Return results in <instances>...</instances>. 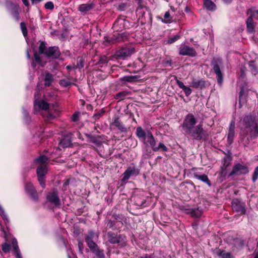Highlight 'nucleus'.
<instances>
[{"label": "nucleus", "mask_w": 258, "mask_h": 258, "mask_svg": "<svg viewBox=\"0 0 258 258\" xmlns=\"http://www.w3.org/2000/svg\"><path fill=\"white\" fill-rule=\"evenodd\" d=\"M197 123L194 115L188 113L184 118L182 129L185 135L194 140H206L208 138L207 132L204 129L202 123L196 125Z\"/></svg>", "instance_id": "obj_1"}, {"label": "nucleus", "mask_w": 258, "mask_h": 258, "mask_svg": "<svg viewBox=\"0 0 258 258\" xmlns=\"http://www.w3.org/2000/svg\"><path fill=\"white\" fill-rule=\"evenodd\" d=\"M40 94L38 91H36L34 95V109H42L45 111L44 117L47 121H51L58 116L59 110L58 104L56 102L53 103H48L45 100L37 101L40 98Z\"/></svg>", "instance_id": "obj_2"}, {"label": "nucleus", "mask_w": 258, "mask_h": 258, "mask_svg": "<svg viewBox=\"0 0 258 258\" xmlns=\"http://www.w3.org/2000/svg\"><path fill=\"white\" fill-rule=\"evenodd\" d=\"M241 122L243 127L241 128L240 134L245 137L248 134L249 130L257 122V119L253 115H245L241 120Z\"/></svg>", "instance_id": "obj_3"}, {"label": "nucleus", "mask_w": 258, "mask_h": 258, "mask_svg": "<svg viewBox=\"0 0 258 258\" xmlns=\"http://www.w3.org/2000/svg\"><path fill=\"white\" fill-rule=\"evenodd\" d=\"M211 65L213 67L214 73L216 75L218 83L221 84L223 80V74L221 71V68L223 67L222 59L220 57L214 58L211 61Z\"/></svg>", "instance_id": "obj_4"}, {"label": "nucleus", "mask_w": 258, "mask_h": 258, "mask_svg": "<svg viewBox=\"0 0 258 258\" xmlns=\"http://www.w3.org/2000/svg\"><path fill=\"white\" fill-rule=\"evenodd\" d=\"M135 52V48L133 47H123L116 51L114 57L116 59H125L131 56Z\"/></svg>", "instance_id": "obj_5"}, {"label": "nucleus", "mask_w": 258, "mask_h": 258, "mask_svg": "<svg viewBox=\"0 0 258 258\" xmlns=\"http://www.w3.org/2000/svg\"><path fill=\"white\" fill-rule=\"evenodd\" d=\"M36 171L39 183L42 187L44 188L45 187V175L47 172L46 165H40L38 167Z\"/></svg>", "instance_id": "obj_6"}, {"label": "nucleus", "mask_w": 258, "mask_h": 258, "mask_svg": "<svg viewBox=\"0 0 258 258\" xmlns=\"http://www.w3.org/2000/svg\"><path fill=\"white\" fill-rule=\"evenodd\" d=\"M248 172L249 170L247 166L238 163L233 166L232 171L229 174V176L246 174Z\"/></svg>", "instance_id": "obj_7"}, {"label": "nucleus", "mask_w": 258, "mask_h": 258, "mask_svg": "<svg viewBox=\"0 0 258 258\" xmlns=\"http://www.w3.org/2000/svg\"><path fill=\"white\" fill-rule=\"evenodd\" d=\"M179 54L181 55H188L191 57L196 56L197 52L195 49L185 44H181L179 48Z\"/></svg>", "instance_id": "obj_8"}, {"label": "nucleus", "mask_w": 258, "mask_h": 258, "mask_svg": "<svg viewBox=\"0 0 258 258\" xmlns=\"http://www.w3.org/2000/svg\"><path fill=\"white\" fill-rule=\"evenodd\" d=\"M45 56L47 58L57 59L60 55L58 47L51 46L46 49Z\"/></svg>", "instance_id": "obj_9"}, {"label": "nucleus", "mask_w": 258, "mask_h": 258, "mask_svg": "<svg viewBox=\"0 0 258 258\" xmlns=\"http://www.w3.org/2000/svg\"><path fill=\"white\" fill-rule=\"evenodd\" d=\"M139 170L135 167H128L122 174L121 180L125 181L132 176H137L139 174Z\"/></svg>", "instance_id": "obj_10"}, {"label": "nucleus", "mask_w": 258, "mask_h": 258, "mask_svg": "<svg viewBox=\"0 0 258 258\" xmlns=\"http://www.w3.org/2000/svg\"><path fill=\"white\" fill-rule=\"evenodd\" d=\"M25 188V191L32 200L34 201H37L38 200V193L34 186L31 183L26 184Z\"/></svg>", "instance_id": "obj_11"}, {"label": "nucleus", "mask_w": 258, "mask_h": 258, "mask_svg": "<svg viewBox=\"0 0 258 258\" xmlns=\"http://www.w3.org/2000/svg\"><path fill=\"white\" fill-rule=\"evenodd\" d=\"M46 199L49 202L55 206H58L60 204L58 193L55 190H53L52 192L48 193L46 196Z\"/></svg>", "instance_id": "obj_12"}, {"label": "nucleus", "mask_w": 258, "mask_h": 258, "mask_svg": "<svg viewBox=\"0 0 258 258\" xmlns=\"http://www.w3.org/2000/svg\"><path fill=\"white\" fill-rule=\"evenodd\" d=\"M112 216L114 217L115 220L111 221V220H109L107 224V226H106L107 228H113V229H117V228L116 227H114V225L116 223H118V228L120 227V225H123V221L124 218V217H123L122 216H120L119 215H113Z\"/></svg>", "instance_id": "obj_13"}, {"label": "nucleus", "mask_w": 258, "mask_h": 258, "mask_svg": "<svg viewBox=\"0 0 258 258\" xmlns=\"http://www.w3.org/2000/svg\"><path fill=\"white\" fill-rule=\"evenodd\" d=\"M235 123L234 120H231L229 124L227 134V141L229 145L231 144L233 142L235 136Z\"/></svg>", "instance_id": "obj_14"}, {"label": "nucleus", "mask_w": 258, "mask_h": 258, "mask_svg": "<svg viewBox=\"0 0 258 258\" xmlns=\"http://www.w3.org/2000/svg\"><path fill=\"white\" fill-rule=\"evenodd\" d=\"M145 144L149 145L153 150L154 147L156 145V142L153 137L152 133L148 131L147 132V135L144 139Z\"/></svg>", "instance_id": "obj_15"}, {"label": "nucleus", "mask_w": 258, "mask_h": 258, "mask_svg": "<svg viewBox=\"0 0 258 258\" xmlns=\"http://www.w3.org/2000/svg\"><path fill=\"white\" fill-rule=\"evenodd\" d=\"M205 86L206 82L203 79L199 80L196 78H193L190 83V87L196 89H202L205 87Z\"/></svg>", "instance_id": "obj_16"}, {"label": "nucleus", "mask_w": 258, "mask_h": 258, "mask_svg": "<svg viewBox=\"0 0 258 258\" xmlns=\"http://www.w3.org/2000/svg\"><path fill=\"white\" fill-rule=\"evenodd\" d=\"M94 7V6L93 4H84L80 5L78 10L82 15H85L93 9Z\"/></svg>", "instance_id": "obj_17"}, {"label": "nucleus", "mask_w": 258, "mask_h": 258, "mask_svg": "<svg viewBox=\"0 0 258 258\" xmlns=\"http://www.w3.org/2000/svg\"><path fill=\"white\" fill-rule=\"evenodd\" d=\"M231 206L232 210H244L245 204L238 199L233 200Z\"/></svg>", "instance_id": "obj_18"}, {"label": "nucleus", "mask_w": 258, "mask_h": 258, "mask_svg": "<svg viewBox=\"0 0 258 258\" xmlns=\"http://www.w3.org/2000/svg\"><path fill=\"white\" fill-rule=\"evenodd\" d=\"M215 253L220 258H233L231 253L220 249H216Z\"/></svg>", "instance_id": "obj_19"}, {"label": "nucleus", "mask_w": 258, "mask_h": 258, "mask_svg": "<svg viewBox=\"0 0 258 258\" xmlns=\"http://www.w3.org/2000/svg\"><path fill=\"white\" fill-rule=\"evenodd\" d=\"M193 176L194 178L202 181L203 182L207 183L209 186H211V183L209 179L208 176L206 174L200 175L198 172L193 173Z\"/></svg>", "instance_id": "obj_20"}, {"label": "nucleus", "mask_w": 258, "mask_h": 258, "mask_svg": "<svg viewBox=\"0 0 258 258\" xmlns=\"http://www.w3.org/2000/svg\"><path fill=\"white\" fill-rule=\"evenodd\" d=\"M246 23L247 31L250 33L254 32L255 25L252 16L247 19Z\"/></svg>", "instance_id": "obj_21"}, {"label": "nucleus", "mask_w": 258, "mask_h": 258, "mask_svg": "<svg viewBox=\"0 0 258 258\" xmlns=\"http://www.w3.org/2000/svg\"><path fill=\"white\" fill-rule=\"evenodd\" d=\"M12 245L15 253L16 258H23L19 246L18 245L17 240L14 238L12 241Z\"/></svg>", "instance_id": "obj_22"}, {"label": "nucleus", "mask_w": 258, "mask_h": 258, "mask_svg": "<svg viewBox=\"0 0 258 258\" xmlns=\"http://www.w3.org/2000/svg\"><path fill=\"white\" fill-rule=\"evenodd\" d=\"M53 80V75L50 73H46L44 77V86L49 87Z\"/></svg>", "instance_id": "obj_23"}, {"label": "nucleus", "mask_w": 258, "mask_h": 258, "mask_svg": "<svg viewBox=\"0 0 258 258\" xmlns=\"http://www.w3.org/2000/svg\"><path fill=\"white\" fill-rule=\"evenodd\" d=\"M249 135L251 138L255 139L258 137V122L249 130Z\"/></svg>", "instance_id": "obj_24"}, {"label": "nucleus", "mask_w": 258, "mask_h": 258, "mask_svg": "<svg viewBox=\"0 0 258 258\" xmlns=\"http://www.w3.org/2000/svg\"><path fill=\"white\" fill-rule=\"evenodd\" d=\"M139 78L138 76H126L120 78V80L122 82H134Z\"/></svg>", "instance_id": "obj_25"}, {"label": "nucleus", "mask_w": 258, "mask_h": 258, "mask_svg": "<svg viewBox=\"0 0 258 258\" xmlns=\"http://www.w3.org/2000/svg\"><path fill=\"white\" fill-rule=\"evenodd\" d=\"M108 241L111 243H117L119 242V239L116 234L112 232L108 233Z\"/></svg>", "instance_id": "obj_26"}, {"label": "nucleus", "mask_w": 258, "mask_h": 258, "mask_svg": "<svg viewBox=\"0 0 258 258\" xmlns=\"http://www.w3.org/2000/svg\"><path fill=\"white\" fill-rule=\"evenodd\" d=\"M105 42H108V43H113L114 41L115 40H117V41H123L124 39L122 36V35L120 34H118V35L117 36H115V35L113 36V37L109 38L108 37L105 38Z\"/></svg>", "instance_id": "obj_27"}, {"label": "nucleus", "mask_w": 258, "mask_h": 258, "mask_svg": "<svg viewBox=\"0 0 258 258\" xmlns=\"http://www.w3.org/2000/svg\"><path fill=\"white\" fill-rule=\"evenodd\" d=\"M136 135L139 139H142L144 140L147 135V132L146 133L141 126H139L137 128Z\"/></svg>", "instance_id": "obj_28"}, {"label": "nucleus", "mask_w": 258, "mask_h": 258, "mask_svg": "<svg viewBox=\"0 0 258 258\" xmlns=\"http://www.w3.org/2000/svg\"><path fill=\"white\" fill-rule=\"evenodd\" d=\"M40 53L35 51L33 56V60L37 62L38 64H39L41 67H43L45 64V62L43 63L42 61L41 57L40 56Z\"/></svg>", "instance_id": "obj_29"}, {"label": "nucleus", "mask_w": 258, "mask_h": 258, "mask_svg": "<svg viewBox=\"0 0 258 258\" xmlns=\"http://www.w3.org/2000/svg\"><path fill=\"white\" fill-rule=\"evenodd\" d=\"M204 6L210 11H213L216 9L215 4L211 0H205Z\"/></svg>", "instance_id": "obj_30"}, {"label": "nucleus", "mask_w": 258, "mask_h": 258, "mask_svg": "<svg viewBox=\"0 0 258 258\" xmlns=\"http://www.w3.org/2000/svg\"><path fill=\"white\" fill-rule=\"evenodd\" d=\"M113 124L122 132L125 131V127L122 124L121 122L119 120L118 118H116L114 119Z\"/></svg>", "instance_id": "obj_31"}, {"label": "nucleus", "mask_w": 258, "mask_h": 258, "mask_svg": "<svg viewBox=\"0 0 258 258\" xmlns=\"http://www.w3.org/2000/svg\"><path fill=\"white\" fill-rule=\"evenodd\" d=\"M48 160V158L45 156L42 155L39 156L38 158L35 159V162L36 163L40 164V165H45V163L47 162Z\"/></svg>", "instance_id": "obj_32"}, {"label": "nucleus", "mask_w": 258, "mask_h": 258, "mask_svg": "<svg viewBox=\"0 0 258 258\" xmlns=\"http://www.w3.org/2000/svg\"><path fill=\"white\" fill-rule=\"evenodd\" d=\"M232 161V158L230 156H226L223 158V166L222 168H224L225 169L229 166L231 164Z\"/></svg>", "instance_id": "obj_33"}, {"label": "nucleus", "mask_w": 258, "mask_h": 258, "mask_svg": "<svg viewBox=\"0 0 258 258\" xmlns=\"http://www.w3.org/2000/svg\"><path fill=\"white\" fill-rule=\"evenodd\" d=\"M129 94L130 92L121 91L117 93L114 96V98L116 99H119V100H122L124 99L126 95Z\"/></svg>", "instance_id": "obj_34"}, {"label": "nucleus", "mask_w": 258, "mask_h": 258, "mask_svg": "<svg viewBox=\"0 0 258 258\" xmlns=\"http://www.w3.org/2000/svg\"><path fill=\"white\" fill-rule=\"evenodd\" d=\"M84 66V60L82 57H78L77 59L76 65L73 66L74 69H81Z\"/></svg>", "instance_id": "obj_35"}, {"label": "nucleus", "mask_w": 258, "mask_h": 258, "mask_svg": "<svg viewBox=\"0 0 258 258\" xmlns=\"http://www.w3.org/2000/svg\"><path fill=\"white\" fill-rule=\"evenodd\" d=\"M86 242L92 252L96 251L98 248L97 245L93 240L87 241Z\"/></svg>", "instance_id": "obj_36"}, {"label": "nucleus", "mask_w": 258, "mask_h": 258, "mask_svg": "<svg viewBox=\"0 0 258 258\" xmlns=\"http://www.w3.org/2000/svg\"><path fill=\"white\" fill-rule=\"evenodd\" d=\"M159 150L166 152L168 151V149L163 143L160 142L159 143L158 146H157L156 145L153 151L154 152H157Z\"/></svg>", "instance_id": "obj_37"}, {"label": "nucleus", "mask_w": 258, "mask_h": 258, "mask_svg": "<svg viewBox=\"0 0 258 258\" xmlns=\"http://www.w3.org/2000/svg\"><path fill=\"white\" fill-rule=\"evenodd\" d=\"M187 214H189L190 216L198 218L202 215V211H186Z\"/></svg>", "instance_id": "obj_38"}, {"label": "nucleus", "mask_w": 258, "mask_h": 258, "mask_svg": "<svg viewBox=\"0 0 258 258\" xmlns=\"http://www.w3.org/2000/svg\"><path fill=\"white\" fill-rule=\"evenodd\" d=\"M38 49V53L45 54L46 49H47L46 46V43L44 42L41 41L39 44Z\"/></svg>", "instance_id": "obj_39"}, {"label": "nucleus", "mask_w": 258, "mask_h": 258, "mask_svg": "<svg viewBox=\"0 0 258 258\" xmlns=\"http://www.w3.org/2000/svg\"><path fill=\"white\" fill-rule=\"evenodd\" d=\"M248 66L250 68V71L251 72V73L255 75L258 73L257 68L255 66V65L254 64L253 62H252V61L249 62Z\"/></svg>", "instance_id": "obj_40"}, {"label": "nucleus", "mask_w": 258, "mask_h": 258, "mask_svg": "<svg viewBox=\"0 0 258 258\" xmlns=\"http://www.w3.org/2000/svg\"><path fill=\"white\" fill-rule=\"evenodd\" d=\"M60 144L63 147H68L71 144V141L70 139L65 138L61 141Z\"/></svg>", "instance_id": "obj_41"}, {"label": "nucleus", "mask_w": 258, "mask_h": 258, "mask_svg": "<svg viewBox=\"0 0 258 258\" xmlns=\"http://www.w3.org/2000/svg\"><path fill=\"white\" fill-rule=\"evenodd\" d=\"M59 83L61 86L63 87H67L72 84V83L71 81L66 79L60 80Z\"/></svg>", "instance_id": "obj_42"}, {"label": "nucleus", "mask_w": 258, "mask_h": 258, "mask_svg": "<svg viewBox=\"0 0 258 258\" xmlns=\"http://www.w3.org/2000/svg\"><path fill=\"white\" fill-rule=\"evenodd\" d=\"M87 137L89 139V141L90 142L93 143L96 145L100 144V141L97 140L95 137L90 135H86Z\"/></svg>", "instance_id": "obj_43"}, {"label": "nucleus", "mask_w": 258, "mask_h": 258, "mask_svg": "<svg viewBox=\"0 0 258 258\" xmlns=\"http://www.w3.org/2000/svg\"><path fill=\"white\" fill-rule=\"evenodd\" d=\"M105 111L103 109H101L98 112L94 114L93 116V118L94 120L96 121L104 113Z\"/></svg>", "instance_id": "obj_44"}, {"label": "nucleus", "mask_w": 258, "mask_h": 258, "mask_svg": "<svg viewBox=\"0 0 258 258\" xmlns=\"http://www.w3.org/2000/svg\"><path fill=\"white\" fill-rule=\"evenodd\" d=\"M108 59L106 56L103 55L100 57L99 61L98 62V64H104L107 63L108 62Z\"/></svg>", "instance_id": "obj_45"}, {"label": "nucleus", "mask_w": 258, "mask_h": 258, "mask_svg": "<svg viewBox=\"0 0 258 258\" xmlns=\"http://www.w3.org/2000/svg\"><path fill=\"white\" fill-rule=\"evenodd\" d=\"M93 253H95L97 258H105V255L103 251L99 249V248L97 250H96V251H94Z\"/></svg>", "instance_id": "obj_46"}, {"label": "nucleus", "mask_w": 258, "mask_h": 258, "mask_svg": "<svg viewBox=\"0 0 258 258\" xmlns=\"http://www.w3.org/2000/svg\"><path fill=\"white\" fill-rule=\"evenodd\" d=\"M2 248L4 252H9L11 249V245L6 242L2 245Z\"/></svg>", "instance_id": "obj_47"}, {"label": "nucleus", "mask_w": 258, "mask_h": 258, "mask_svg": "<svg viewBox=\"0 0 258 258\" xmlns=\"http://www.w3.org/2000/svg\"><path fill=\"white\" fill-rule=\"evenodd\" d=\"M94 233L93 231L90 230L88 232V234L85 235V241H91L94 236Z\"/></svg>", "instance_id": "obj_48"}, {"label": "nucleus", "mask_w": 258, "mask_h": 258, "mask_svg": "<svg viewBox=\"0 0 258 258\" xmlns=\"http://www.w3.org/2000/svg\"><path fill=\"white\" fill-rule=\"evenodd\" d=\"M20 27H21V29L22 30L23 35L24 36H27V29L25 23L24 22H21L20 23Z\"/></svg>", "instance_id": "obj_49"}, {"label": "nucleus", "mask_w": 258, "mask_h": 258, "mask_svg": "<svg viewBox=\"0 0 258 258\" xmlns=\"http://www.w3.org/2000/svg\"><path fill=\"white\" fill-rule=\"evenodd\" d=\"M0 215L2 216V217L3 218V220H4V221L6 224L7 228L8 229V227L7 224V223L9 222V220H8L7 215L5 213V211H4V210L0 211Z\"/></svg>", "instance_id": "obj_50"}, {"label": "nucleus", "mask_w": 258, "mask_h": 258, "mask_svg": "<svg viewBox=\"0 0 258 258\" xmlns=\"http://www.w3.org/2000/svg\"><path fill=\"white\" fill-rule=\"evenodd\" d=\"M78 245L79 251L80 253H81V254H83V251H84V244H83V241L80 239H78Z\"/></svg>", "instance_id": "obj_51"}, {"label": "nucleus", "mask_w": 258, "mask_h": 258, "mask_svg": "<svg viewBox=\"0 0 258 258\" xmlns=\"http://www.w3.org/2000/svg\"><path fill=\"white\" fill-rule=\"evenodd\" d=\"M180 38V36L179 35H176L174 36L173 37L170 38L168 40L167 43L168 44H171V43L175 42L177 40H178Z\"/></svg>", "instance_id": "obj_52"}, {"label": "nucleus", "mask_w": 258, "mask_h": 258, "mask_svg": "<svg viewBox=\"0 0 258 258\" xmlns=\"http://www.w3.org/2000/svg\"><path fill=\"white\" fill-rule=\"evenodd\" d=\"M12 15L13 17L15 18V19L18 21L20 19L19 14L18 10L17 9H15L12 11Z\"/></svg>", "instance_id": "obj_53"}, {"label": "nucleus", "mask_w": 258, "mask_h": 258, "mask_svg": "<svg viewBox=\"0 0 258 258\" xmlns=\"http://www.w3.org/2000/svg\"><path fill=\"white\" fill-rule=\"evenodd\" d=\"M258 178V166H257L254 171V172L253 173V175L252 177V180L253 182H255Z\"/></svg>", "instance_id": "obj_54"}, {"label": "nucleus", "mask_w": 258, "mask_h": 258, "mask_svg": "<svg viewBox=\"0 0 258 258\" xmlns=\"http://www.w3.org/2000/svg\"><path fill=\"white\" fill-rule=\"evenodd\" d=\"M44 7L46 9L52 10L54 8V5L52 2H48L45 4Z\"/></svg>", "instance_id": "obj_55"}, {"label": "nucleus", "mask_w": 258, "mask_h": 258, "mask_svg": "<svg viewBox=\"0 0 258 258\" xmlns=\"http://www.w3.org/2000/svg\"><path fill=\"white\" fill-rule=\"evenodd\" d=\"M80 113L78 112H75L72 115L71 119L74 122L77 121L79 119Z\"/></svg>", "instance_id": "obj_56"}, {"label": "nucleus", "mask_w": 258, "mask_h": 258, "mask_svg": "<svg viewBox=\"0 0 258 258\" xmlns=\"http://www.w3.org/2000/svg\"><path fill=\"white\" fill-rule=\"evenodd\" d=\"M185 95L186 96H188L191 93V89L188 87L186 86L183 89Z\"/></svg>", "instance_id": "obj_57"}, {"label": "nucleus", "mask_w": 258, "mask_h": 258, "mask_svg": "<svg viewBox=\"0 0 258 258\" xmlns=\"http://www.w3.org/2000/svg\"><path fill=\"white\" fill-rule=\"evenodd\" d=\"M68 258H77L75 254L73 252L72 249H69L67 251Z\"/></svg>", "instance_id": "obj_58"}, {"label": "nucleus", "mask_w": 258, "mask_h": 258, "mask_svg": "<svg viewBox=\"0 0 258 258\" xmlns=\"http://www.w3.org/2000/svg\"><path fill=\"white\" fill-rule=\"evenodd\" d=\"M70 183V179H67L63 184L62 189L63 190H67V186L69 185Z\"/></svg>", "instance_id": "obj_59"}, {"label": "nucleus", "mask_w": 258, "mask_h": 258, "mask_svg": "<svg viewBox=\"0 0 258 258\" xmlns=\"http://www.w3.org/2000/svg\"><path fill=\"white\" fill-rule=\"evenodd\" d=\"M176 83L178 86L179 87V88H180L182 90L186 87V86L184 85L183 83L179 80H177Z\"/></svg>", "instance_id": "obj_60"}, {"label": "nucleus", "mask_w": 258, "mask_h": 258, "mask_svg": "<svg viewBox=\"0 0 258 258\" xmlns=\"http://www.w3.org/2000/svg\"><path fill=\"white\" fill-rule=\"evenodd\" d=\"M250 16H252V18L253 17H254L255 18L258 19V10L252 12Z\"/></svg>", "instance_id": "obj_61"}, {"label": "nucleus", "mask_w": 258, "mask_h": 258, "mask_svg": "<svg viewBox=\"0 0 258 258\" xmlns=\"http://www.w3.org/2000/svg\"><path fill=\"white\" fill-rule=\"evenodd\" d=\"M164 18L165 19H169L170 18V14L169 12H166L164 14Z\"/></svg>", "instance_id": "obj_62"}, {"label": "nucleus", "mask_w": 258, "mask_h": 258, "mask_svg": "<svg viewBox=\"0 0 258 258\" xmlns=\"http://www.w3.org/2000/svg\"><path fill=\"white\" fill-rule=\"evenodd\" d=\"M139 258H152L151 255L146 254L143 256H140Z\"/></svg>", "instance_id": "obj_63"}, {"label": "nucleus", "mask_w": 258, "mask_h": 258, "mask_svg": "<svg viewBox=\"0 0 258 258\" xmlns=\"http://www.w3.org/2000/svg\"><path fill=\"white\" fill-rule=\"evenodd\" d=\"M164 64L166 66H167V64H169V66H171V60H167L164 62Z\"/></svg>", "instance_id": "obj_64"}]
</instances>
